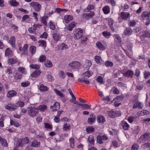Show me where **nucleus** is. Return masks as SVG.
Wrapping results in <instances>:
<instances>
[{
	"label": "nucleus",
	"mask_w": 150,
	"mask_h": 150,
	"mask_svg": "<svg viewBox=\"0 0 150 150\" xmlns=\"http://www.w3.org/2000/svg\"><path fill=\"white\" fill-rule=\"evenodd\" d=\"M29 142V139L28 137H25L19 139L16 143V145L17 146H24L25 144Z\"/></svg>",
	"instance_id": "f257e3e1"
},
{
	"label": "nucleus",
	"mask_w": 150,
	"mask_h": 150,
	"mask_svg": "<svg viewBox=\"0 0 150 150\" xmlns=\"http://www.w3.org/2000/svg\"><path fill=\"white\" fill-rule=\"evenodd\" d=\"M28 113L30 116L33 117L38 115V112L36 108L31 107L28 108Z\"/></svg>",
	"instance_id": "f03ea898"
},
{
	"label": "nucleus",
	"mask_w": 150,
	"mask_h": 150,
	"mask_svg": "<svg viewBox=\"0 0 150 150\" xmlns=\"http://www.w3.org/2000/svg\"><path fill=\"white\" fill-rule=\"evenodd\" d=\"M83 31L82 29L80 28L77 29L75 31L74 37L75 40H79L80 39L83 35Z\"/></svg>",
	"instance_id": "7ed1b4c3"
},
{
	"label": "nucleus",
	"mask_w": 150,
	"mask_h": 150,
	"mask_svg": "<svg viewBox=\"0 0 150 150\" xmlns=\"http://www.w3.org/2000/svg\"><path fill=\"white\" fill-rule=\"evenodd\" d=\"M30 5L36 12L40 11L41 8V5L37 2H32L30 3Z\"/></svg>",
	"instance_id": "20e7f679"
},
{
	"label": "nucleus",
	"mask_w": 150,
	"mask_h": 150,
	"mask_svg": "<svg viewBox=\"0 0 150 150\" xmlns=\"http://www.w3.org/2000/svg\"><path fill=\"white\" fill-rule=\"evenodd\" d=\"M96 44L97 47L100 50H104L106 49V44L104 42H97Z\"/></svg>",
	"instance_id": "39448f33"
},
{
	"label": "nucleus",
	"mask_w": 150,
	"mask_h": 150,
	"mask_svg": "<svg viewBox=\"0 0 150 150\" xmlns=\"http://www.w3.org/2000/svg\"><path fill=\"white\" fill-rule=\"evenodd\" d=\"M139 36L141 40H143L145 37L150 38V31H142L140 33Z\"/></svg>",
	"instance_id": "423d86ee"
},
{
	"label": "nucleus",
	"mask_w": 150,
	"mask_h": 150,
	"mask_svg": "<svg viewBox=\"0 0 150 150\" xmlns=\"http://www.w3.org/2000/svg\"><path fill=\"white\" fill-rule=\"evenodd\" d=\"M81 63L78 61H74L69 64L70 67L74 69H78L81 67Z\"/></svg>",
	"instance_id": "0eeeda50"
},
{
	"label": "nucleus",
	"mask_w": 150,
	"mask_h": 150,
	"mask_svg": "<svg viewBox=\"0 0 150 150\" xmlns=\"http://www.w3.org/2000/svg\"><path fill=\"white\" fill-rule=\"evenodd\" d=\"M108 139V137L105 135L103 136L98 135L97 137V142L100 144L103 143L104 141L107 140Z\"/></svg>",
	"instance_id": "6e6552de"
},
{
	"label": "nucleus",
	"mask_w": 150,
	"mask_h": 150,
	"mask_svg": "<svg viewBox=\"0 0 150 150\" xmlns=\"http://www.w3.org/2000/svg\"><path fill=\"white\" fill-rule=\"evenodd\" d=\"M120 125L125 130H128L130 128L129 125L128 124L127 122L124 120H123L121 122Z\"/></svg>",
	"instance_id": "1a4fd4ad"
},
{
	"label": "nucleus",
	"mask_w": 150,
	"mask_h": 150,
	"mask_svg": "<svg viewBox=\"0 0 150 150\" xmlns=\"http://www.w3.org/2000/svg\"><path fill=\"white\" fill-rule=\"evenodd\" d=\"M130 14L128 12H122L120 13V17L124 20H127L129 17Z\"/></svg>",
	"instance_id": "9d476101"
},
{
	"label": "nucleus",
	"mask_w": 150,
	"mask_h": 150,
	"mask_svg": "<svg viewBox=\"0 0 150 150\" xmlns=\"http://www.w3.org/2000/svg\"><path fill=\"white\" fill-rule=\"evenodd\" d=\"M5 108L10 111H14L17 108V106L14 104H9L5 106Z\"/></svg>",
	"instance_id": "9b49d317"
},
{
	"label": "nucleus",
	"mask_w": 150,
	"mask_h": 150,
	"mask_svg": "<svg viewBox=\"0 0 150 150\" xmlns=\"http://www.w3.org/2000/svg\"><path fill=\"white\" fill-rule=\"evenodd\" d=\"M95 14L94 12L93 11H91L89 13H83L82 15L83 17L86 19H88L92 18Z\"/></svg>",
	"instance_id": "f8f14e48"
},
{
	"label": "nucleus",
	"mask_w": 150,
	"mask_h": 150,
	"mask_svg": "<svg viewBox=\"0 0 150 150\" xmlns=\"http://www.w3.org/2000/svg\"><path fill=\"white\" fill-rule=\"evenodd\" d=\"M17 94V92L13 90L9 91L6 94V97L8 98H11L15 96Z\"/></svg>",
	"instance_id": "ddd939ff"
},
{
	"label": "nucleus",
	"mask_w": 150,
	"mask_h": 150,
	"mask_svg": "<svg viewBox=\"0 0 150 150\" xmlns=\"http://www.w3.org/2000/svg\"><path fill=\"white\" fill-rule=\"evenodd\" d=\"M143 105L142 103L139 101L136 102L133 106V108L134 109L137 108L139 109H142L143 107Z\"/></svg>",
	"instance_id": "4468645a"
},
{
	"label": "nucleus",
	"mask_w": 150,
	"mask_h": 150,
	"mask_svg": "<svg viewBox=\"0 0 150 150\" xmlns=\"http://www.w3.org/2000/svg\"><path fill=\"white\" fill-rule=\"evenodd\" d=\"M60 105L58 102H56L53 104V106H51L50 108L52 109V111H56L59 110L60 108Z\"/></svg>",
	"instance_id": "2eb2a0df"
},
{
	"label": "nucleus",
	"mask_w": 150,
	"mask_h": 150,
	"mask_svg": "<svg viewBox=\"0 0 150 150\" xmlns=\"http://www.w3.org/2000/svg\"><path fill=\"white\" fill-rule=\"evenodd\" d=\"M132 31L129 27H126L124 32V34L126 36H130L132 33Z\"/></svg>",
	"instance_id": "dca6fc26"
},
{
	"label": "nucleus",
	"mask_w": 150,
	"mask_h": 150,
	"mask_svg": "<svg viewBox=\"0 0 150 150\" xmlns=\"http://www.w3.org/2000/svg\"><path fill=\"white\" fill-rule=\"evenodd\" d=\"M8 42L10 44L11 47H14L16 43V39L15 37L14 36L11 37L8 40Z\"/></svg>",
	"instance_id": "f3484780"
},
{
	"label": "nucleus",
	"mask_w": 150,
	"mask_h": 150,
	"mask_svg": "<svg viewBox=\"0 0 150 150\" xmlns=\"http://www.w3.org/2000/svg\"><path fill=\"white\" fill-rule=\"evenodd\" d=\"M113 37L115 41L117 44H120L121 43V38L118 34H115L113 35Z\"/></svg>",
	"instance_id": "a211bd4d"
},
{
	"label": "nucleus",
	"mask_w": 150,
	"mask_h": 150,
	"mask_svg": "<svg viewBox=\"0 0 150 150\" xmlns=\"http://www.w3.org/2000/svg\"><path fill=\"white\" fill-rule=\"evenodd\" d=\"M41 73V71L40 70L37 69L32 73L31 76L33 77L36 78L39 76Z\"/></svg>",
	"instance_id": "6ab92c4d"
},
{
	"label": "nucleus",
	"mask_w": 150,
	"mask_h": 150,
	"mask_svg": "<svg viewBox=\"0 0 150 150\" xmlns=\"http://www.w3.org/2000/svg\"><path fill=\"white\" fill-rule=\"evenodd\" d=\"M71 125L66 123L63 125V130L65 131H69L71 129Z\"/></svg>",
	"instance_id": "aec40b11"
},
{
	"label": "nucleus",
	"mask_w": 150,
	"mask_h": 150,
	"mask_svg": "<svg viewBox=\"0 0 150 150\" xmlns=\"http://www.w3.org/2000/svg\"><path fill=\"white\" fill-rule=\"evenodd\" d=\"M97 121L99 123H103L105 121V119L103 115H98L97 117Z\"/></svg>",
	"instance_id": "412c9836"
},
{
	"label": "nucleus",
	"mask_w": 150,
	"mask_h": 150,
	"mask_svg": "<svg viewBox=\"0 0 150 150\" xmlns=\"http://www.w3.org/2000/svg\"><path fill=\"white\" fill-rule=\"evenodd\" d=\"M57 48L59 50H66L68 48V46L64 43L59 45L57 46Z\"/></svg>",
	"instance_id": "4be33fe9"
},
{
	"label": "nucleus",
	"mask_w": 150,
	"mask_h": 150,
	"mask_svg": "<svg viewBox=\"0 0 150 150\" xmlns=\"http://www.w3.org/2000/svg\"><path fill=\"white\" fill-rule=\"evenodd\" d=\"M92 65V62L89 60H86L84 65L83 67L86 69H88Z\"/></svg>",
	"instance_id": "5701e85b"
},
{
	"label": "nucleus",
	"mask_w": 150,
	"mask_h": 150,
	"mask_svg": "<svg viewBox=\"0 0 150 150\" xmlns=\"http://www.w3.org/2000/svg\"><path fill=\"white\" fill-rule=\"evenodd\" d=\"M102 10L105 14H108L110 12V8L108 6H104L102 8Z\"/></svg>",
	"instance_id": "b1692460"
},
{
	"label": "nucleus",
	"mask_w": 150,
	"mask_h": 150,
	"mask_svg": "<svg viewBox=\"0 0 150 150\" xmlns=\"http://www.w3.org/2000/svg\"><path fill=\"white\" fill-rule=\"evenodd\" d=\"M88 142L90 146H92L94 143V139L92 135H89L88 137Z\"/></svg>",
	"instance_id": "393cba45"
},
{
	"label": "nucleus",
	"mask_w": 150,
	"mask_h": 150,
	"mask_svg": "<svg viewBox=\"0 0 150 150\" xmlns=\"http://www.w3.org/2000/svg\"><path fill=\"white\" fill-rule=\"evenodd\" d=\"M108 25L110 28L111 30L112 31H114V29L112 27L113 23V20L111 18H108Z\"/></svg>",
	"instance_id": "a878e982"
},
{
	"label": "nucleus",
	"mask_w": 150,
	"mask_h": 150,
	"mask_svg": "<svg viewBox=\"0 0 150 150\" xmlns=\"http://www.w3.org/2000/svg\"><path fill=\"white\" fill-rule=\"evenodd\" d=\"M141 17L143 19H147L150 17V12H143L141 15Z\"/></svg>",
	"instance_id": "bb28decb"
},
{
	"label": "nucleus",
	"mask_w": 150,
	"mask_h": 150,
	"mask_svg": "<svg viewBox=\"0 0 150 150\" xmlns=\"http://www.w3.org/2000/svg\"><path fill=\"white\" fill-rule=\"evenodd\" d=\"M134 75L133 72L131 70H128L124 74V75L129 78H132Z\"/></svg>",
	"instance_id": "cd10ccee"
},
{
	"label": "nucleus",
	"mask_w": 150,
	"mask_h": 150,
	"mask_svg": "<svg viewBox=\"0 0 150 150\" xmlns=\"http://www.w3.org/2000/svg\"><path fill=\"white\" fill-rule=\"evenodd\" d=\"M39 89L41 91L44 92L48 91L49 88L48 87L44 85L43 84H41L40 85Z\"/></svg>",
	"instance_id": "c85d7f7f"
},
{
	"label": "nucleus",
	"mask_w": 150,
	"mask_h": 150,
	"mask_svg": "<svg viewBox=\"0 0 150 150\" xmlns=\"http://www.w3.org/2000/svg\"><path fill=\"white\" fill-rule=\"evenodd\" d=\"M52 36L53 39L57 42L59 40L61 37V35L57 33H54Z\"/></svg>",
	"instance_id": "c756f323"
},
{
	"label": "nucleus",
	"mask_w": 150,
	"mask_h": 150,
	"mask_svg": "<svg viewBox=\"0 0 150 150\" xmlns=\"http://www.w3.org/2000/svg\"><path fill=\"white\" fill-rule=\"evenodd\" d=\"M47 108V107L46 105H42L38 106L37 108L38 110H39L42 112H43L46 110Z\"/></svg>",
	"instance_id": "7c9ffc66"
},
{
	"label": "nucleus",
	"mask_w": 150,
	"mask_h": 150,
	"mask_svg": "<svg viewBox=\"0 0 150 150\" xmlns=\"http://www.w3.org/2000/svg\"><path fill=\"white\" fill-rule=\"evenodd\" d=\"M73 19V17L70 15H67L64 17V20L67 23H69L71 20Z\"/></svg>",
	"instance_id": "2f4dec72"
},
{
	"label": "nucleus",
	"mask_w": 150,
	"mask_h": 150,
	"mask_svg": "<svg viewBox=\"0 0 150 150\" xmlns=\"http://www.w3.org/2000/svg\"><path fill=\"white\" fill-rule=\"evenodd\" d=\"M78 81L80 82L84 83L87 84H89L90 83L89 80L87 79H86L84 77L81 78H79L78 79Z\"/></svg>",
	"instance_id": "473e14b6"
},
{
	"label": "nucleus",
	"mask_w": 150,
	"mask_h": 150,
	"mask_svg": "<svg viewBox=\"0 0 150 150\" xmlns=\"http://www.w3.org/2000/svg\"><path fill=\"white\" fill-rule=\"evenodd\" d=\"M93 74V73L90 71H87L83 74V76L84 78H88L90 77Z\"/></svg>",
	"instance_id": "72a5a7b5"
},
{
	"label": "nucleus",
	"mask_w": 150,
	"mask_h": 150,
	"mask_svg": "<svg viewBox=\"0 0 150 150\" xmlns=\"http://www.w3.org/2000/svg\"><path fill=\"white\" fill-rule=\"evenodd\" d=\"M90 116L91 117L88 118V121L89 123L91 124L95 121V116L93 115H90Z\"/></svg>",
	"instance_id": "f704fd0d"
},
{
	"label": "nucleus",
	"mask_w": 150,
	"mask_h": 150,
	"mask_svg": "<svg viewBox=\"0 0 150 150\" xmlns=\"http://www.w3.org/2000/svg\"><path fill=\"white\" fill-rule=\"evenodd\" d=\"M94 7L93 5L92 4H88L86 8L84 10V11L86 12H88L90 11L91 10H93L94 9Z\"/></svg>",
	"instance_id": "c9c22d12"
},
{
	"label": "nucleus",
	"mask_w": 150,
	"mask_h": 150,
	"mask_svg": "<svg viewBox=\"0 0 150 150\" xmlns=\"http://www.w3.org/2000/svg\"><path fill=\"white\" fill-rule=\"evenodd\" d=\"M13 52L12 51L10 48H7L5 51V55L6 56H10L12 55Z\"/></svg>",
	"instance_id": "e433bc0d"
},
{
	"label": "nucleus",
	"mask_w": 150,
	"mask_h": 150,
	"mask_svg": "<svg viewBox=\"0 0 150 150\" xmlns=\"http://www.w3.org/2000/svg\"><path fill=\"white\" fill-rule=\"evenodd\" d=\"M95 61L98 64H101L102 63V60L100 56H95Z\"/></svg>",
	"instance_id": "4c0bfd02"
},
{
	"label": "nucleus",
	"mask_w": 150,
	"mask_h": 150,
	"mask_svg": "<svg viewBox=\"0 0 150 150\" xmlns=\"http://www.w3.org/2000/svg\"><path fill=\"white\" fill-rule=\"evenodd\" d=\"M69 145L71 148H73L74 147V139L73 137H71L69 139Z\"/></svg>",
	"instance_id": "58836bf2"
},
{
	"label": "nucleus",
	"mask_w": 150,
	"mask_h": 150,
	"mask_svg": "<svg viewBox=\"0 0 150 150\" xmlns=\"http://www.w3.org/2000/svg\"><path fill=\"white\" fill-rule=\"evenodd\" d=\"M36 47L35 46L31 45L29 48V51L32 54H34L36 51Z\"/></svg>",
	"instance_id": "ea45409f"
},
{
	"label": "nucleus",
	"mask_w": 150,
	"mask_h": 150,
	"mask_svg": "<svg viewBox=\"0 0 150 150\" xmlns=\"http://www.w3.org/2000/svg\"><path fill=\"white\" fill-rule=\"evenodd\" d=\"M75 23L74 22H72L68 25L67 27V29L69 31H71L72 28L75 27Z\"/></svg>",
	"instance_id": "a19ab883"
},
{
	"label": "nucleus",
	"mask_w": 150,
	"mask_h": 150,
	"mask_svg": "<svg viewBox=\"0 0 150 150\" xmlns=\"http://www.w3.org/2000/svg\"><path fill=\"white\" fill-rule=\"evenodd\" d=\"M48 25L49 28L53 30L55 29V26L54 25V23L52 22L51 21H50L48 23Z\"/></svg>",
	"instance_id": "79ce46f5"
},
{
	"label": "nucleus",
	"mask_w": 150,
	"mask_h": 150,
	"mask_svg": "<svg viewBox=\"0 0 150 150\" xmlns=\"http://www.w3.org/2000/svg\"><path fill=\"white\" fill-rule=\"evenodd\" d=\"M124 99V96L122 95L117 96L113 100L114 101L118 102Z\"/></svg>",
	"instance_id": "37998d69"
},
{
	"label": "nucleus",
	"mask_w": 150,
	"mask_h": 150,
	"mask_svg": "<svg viewBox=\"0 0 150 150\" xmlns=\"http://www.w3.org/2000/svg\"><path fill=\"white\" fill-rule=\"evenodd\" d=\"M54 91L56 93V94L60 97L62 98L64 97V95L60 91L57 90L56 89H54Z\"/></svg>",
	"instance_id": "c03bdc74"
},
{
	"label": "nucleus",
	"mask_w": 150,
	"mask_h": 150,
	"mask_svg": "<svg viewBox=\"0 0 150 150\" xmlns=\"http://www.w3.org/2000/svg\"><path fill=\"white\" fill-rule=\"evenodd\" d=\"M17 60L16 58H11L8 59V62L10 64H13L16 63Z\"/></svg>",
	"instance_id": "a18cd8bd"
},
{
	"label": "nucleus",
	"mask_w": 150,
	"mask_h": 150,
	"mask_svg": "<svg viewBox=\"0 0 150 150\" xmlns=\"http://www.w3.org/2000/svg\"><path fill=\"white\" fill-rule=\"evenodd\" d=\"M39 42L40 43V46L43 47L44 48L46 46V42L45 41L40 40L39 41Z\"/></svg>",
	"instance_id": "49530a36"
},
{
	"label": "nucleus",
	"mask_w": 150,
	"mask_h": 150,
	"mask_svg": "<svg viewBox=\"0 0 150 150\" xmlns=\"http://www.w3.org/2000/svg\"><path fill=\"white\" fill-rule=\"evenodd\" d=\"M40 145V142H38L36 140H34L32 144V146L33 147H39Z\"/></svg>",
	"instance_id": "de8ad7c7"
},
{
	"label": "nucleus",
	"mask_w": 150,
	"mask_h": 150,
	"mask_svg": "<svg viewBox=\"0 0 150 150\" xmlns=\"http://www.w3.org/2000/svg\"><path fill=\"white\" fill-rule=\"evenodd\" d=\"M1 142V143L2 146L4 147H7L8 146V143H7L6 141V140L4 138H2Z\"/></svg>",
	"instance_id": "09e8293b"
},
{
	"label": "nucleus",
	"mask_w": 150,
	"mask_h": 150,
	"mask_svg": "<svg viewBox=\"0 0 150 150\" xmlns=\"http://www.w3.org/2000/svg\"><path fill=\"white\" fill-rule=\"evenodd\" d=\"M144 77L145 79H147L150 76V72L147 71H145L144 73Z\"/></svg>",
	"instance_id": "8fccbe9b"
},
{
	"label": "nucleus",
	"mask_w": 150,
	"mask_h": 150,
	"mask_svg": "<svg viewBox=\"0 0 150 150\" xmlns=\"http://www.w3.org/2000/svg\"><path fill=\"white\" fill-rule=\"evenodd\" d=\"M96 81L100 84H103L104 82L103 77L101 76H98L96 79Z\"/></svg>",
	"instance_id": "3c124183"
},
{
	"label": "nucleus",
	"mask_w": 150,
	"mask_h": 150,
	"mask_svg": "<svg viewBox=\"0 0 150 150\" xmlns=\"http://www.w3.org/2000/svg\"><path fill=\"white\" fill-rule=\"evenodd\" d=\"M103 35L106 38H109L111 35L110 33L107 31H105L103 32Z\"/></svg>",
	"instance_id": "603ef678"
},
{
	"label": "nucleus",
	"mask_w": 150,
	"mask_h": 150,
	"mask_svg": "<svg viewBox=\"0 0 150 150\" xmlns=\"http://www.w3.org/2000/svg\"><path fill=\"white\" fill-rule=\"evenodd\" d=\"M83 107V110H88L91 109V106L86 104H83L81 105Z\"/></svg>",
	"instance_id": "864d4df0"
},
{
	"label": "nucleus",
	"mask_w": 150,
	"mask_h": 150,
	"mask_svg": "<svg viewBox=\"0 0 150 150\" xmlns=\"http://www.w3.org/2000/svg\"><path fill=\"white\" fill-rule=\"evenodd\" d=\"M45 65L46 67H51L52 66V62L49 60L47 61L45 63Z\"/></svg>",
	"instance_id": "5fc2aeb1"
},
{
	"label": "nucleus",
	"mask_w": 150,
	"mask_h": 150,
	"mask_svg": "<svg viewBox=\"0 0 150 150\" xmlns=\"http://www.w3.org/2000/svg\"><path fill=\"white\" fill-rule=\"evenodd\" d=\"M10 3L11 5L13 6H17L19 5L18 3L16 0H11Z\"/></svg>",
	"instance_id": "6e6d98bb"
},
{
	"label": "nucleus",
	"mask_w": 150,
	"mask_h": 150,
	"mask_svg": "<svg viewBox=\"0 0 150 150\" xmlns=\"http://www.w3.org/2000/svg\"><path fill=\"white\" fill-rule=\"evenodd\" d=\"M139 147V145L138 144H134L132 145L131 150H138Z\"/></svg>",
	"instance_id": "4d7b16f0"
},
{
	"label": "nucleus",
	"mask_w": 150,
	"mask_h": 150,
	"mask_svg": "<svg viewBox=\"0 0 150 150\" xmlns=\"http://www.w3.org/2000/svg\"><path fill=\"white\" fill-rule=\"evenodd\" d=\"M30 85V82L28 81L23 82L21 83V86L23 87H26Z\"/></svg>",
	"instance_id": "13d9d810"
},
{
	"label": "nucleus",
	"mask_w": 150,
	"mask_h": 150,
	"mask_svg": "<svg viewBox=\"0 0 150 150\" xmlns=\"http://www.w3.org/2000/svg\"><path fill=\"white\" fill-rule=\"evenodd\" d=\"M149 138V136L148 134H145L140 137V139L142 140L144 139V140H146V139H148Z\"/></svg>",
	"instance_id": "bf43d9fd"
},
{
	"label": "nucleus",
	"mask_w": 150,
	"mask_h": 150,
	"mask_svg": "<svg viewBox=\"0 0 150 150\" xmlns=\"http://www.w3.org/2000/svg\"><path fill=\"white\" fill-rule=\"evenodd\" d=\"M46 59V57L44 55H41L39 58V60L40 62H42L45 61Z\"/></svg>",
	"instance_id": "052dcab7"
},
{
	"label": "nucleus",
	"mask_w": 150,
	"mask_h": 150,
	"mask_svg": "<svg viewBox=\"0 0 150 150\" xmlns=\"http://www.w3.org/2000/svg\"><path fill=\"white\" fill-rule=\"evenodd\" d=\"M18 70L19 71L24 74H27L26 70L24 67H19L18 68Z\"/></svg>",
	"instance_id": "680f3d73"
},
{
	"label": "nucleus",
	"mask_w": 150,
	"mask_h": 150,
	"mask_svg": "<svg viewBox=\"0 0 150 150\" xmlns=\"http://www.w3.org/2000/svg\"><path fill=\"white\" fill-rule=\"evenodd\" d=\"M112 91L115 94H118L120 93L119 90L116 87H114L112 89Z\"/></svg>",
	"instance_id": "e2e57ef3"
},
{
	"label": "nucleus",
	"mask_w": 150,
	"mask_h": 150,
	"mask_svg": "<svg viewBox=\"0 0 150 150\" xmlns=\"http://www.w3.org/2000/svg\"><path fill=\"white\" fill-rule=\"evenodd\" d=\"M17 107H23L24 105V103L22 101H20L17 102L16 105Z\"/></svg>",
	"instance_id": "0e129e2a"
},
{
	"label": "nucleus",
	"mask_w": 150,
	"mask_h": 150,
	"mask_svg": "<svg viewBox=\"0 0 150 150\" xmlns=\"http://www.w3.org/2000/svg\"><path fill=\"white\" fill-rule=\"evenodd\" d=\"M59 76L60 78L63 79L65 77L66 75L63 71H60L59 73Z\"/></svg>",
	"instance_id": "69168bd1"
},
{
	"label": "nucleus",
	"mask_w": 150,
	"mask_h": 150,
	"mask_svg": "<svg viewBox=\"0 0 150 150\" xmlns=\"http://www.w3.org/2000/svg\"><path fill=\"white\" fill-rule=\"evenodd\" d=\"M87 132L88 133H90L94 131V129L92 127H89L86 128Z\"/></svg>",
	"instance_id": "338daca9"
},
{
	"label": "nucleus",
	"mask_w": 150,
	"mask_h": 150,
	"mask_svg": "<svg viewBox=\"0 0 150 150\" xmlns=\"http://www.w3.org/2000/svg\"><path fill=\"white\" fill-rule=\"evenodd\" d=\"M30 67L31 69H38L40 68V66L37 64H31L30 65Z\"/></svg>",
	"instance_id": "774afa93"
}]
</instances>
